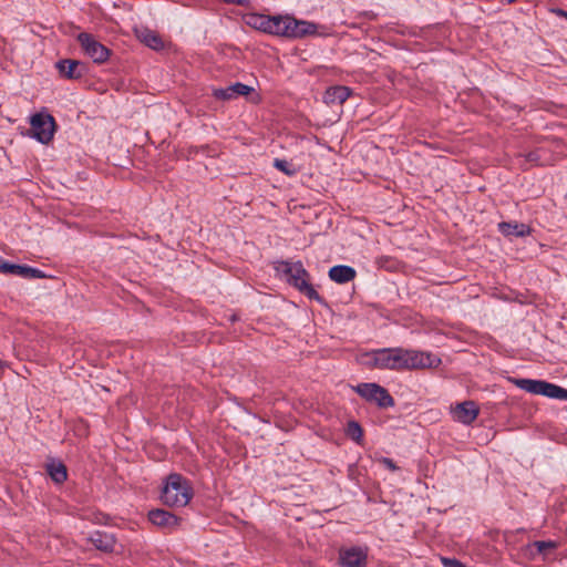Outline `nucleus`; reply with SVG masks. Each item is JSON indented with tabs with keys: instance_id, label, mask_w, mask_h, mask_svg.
I'll return each instance as SVG.
<instances>
[{
	"instance_id": "a878e982",
	"label": "nucleus",
	"mask_w": 567,
	"mask_h": 567,
	"mask_svg": "<svg viewBox=\"0 0 567 567\" xmlns=\"http://www.w3.org/2000/svg\"><path fill=\"white\" fill-rule=\"evenodd\" d=\"M347 434L355 442H360L363 435L360 424L355 421H350L347 427Z\"/></svg>"
},
{
	"instance_id": "7ed1b4c3",
	"label": "nucleus",
	"mask_w": 567,
	"mask_h": 567,
	"mask_svg": "<svg viewBox=\"0 0 567 567\" xmlns=\"http://www.w3.org/2000/svg\"><path fill=\"white\" fill-rule=\"evenodd\" d=\"M440 364L441 359L432 352L395 348V370L436 368Z\"/></svg>"
},
{
	"instance_id": "cd10ccee",
	"label": "nucleus",
	"mask_w": 567,
	"mask_h": 567,
	"mask_svg": "<svg viewBox=\"0 0 567 567\" xmlns=\"http://www.w3.org/2000/svg\"><path fill=\"white\" fill-rule=\"evenodd\" d=\"M442 564L444 567H464L463 564L455 559V558H446V557H443L442 558Z\"/></svg>"
},
{
	"instance_id": "ddd939ff",
	"label": "nucleus",
	"mask_w": 567,
	"mask_h": 567,
	"mask_svg": "<svg viewBox=\"0 0 567 567\" xmlns=\"http://www.w3.org/2000/svg\"><path fill=\"white\" fill-rule=\"evenodd\" d=\"M247 23L257 30L274 35H277L278 27L280 25L278 16L270 17L265 14H250L247 19Z\"/></svg>"
},
{
	"instance_id": "39448f33",
	"label": "nucleus",
	"mask_w": 567,
	"mask_h": 567,
	"mask_svg": "<svg viewBox=\"0 0 567 567\" xmlns=\"http://www.w3.org/2000/svg\"><path fill=\"white\" fill-rule=\"evenodd\" d=\"M30 136L42 144L52 141L55 132V122L51 114L45 112L35 113L30 117Z\"/></svg>"
},
{
	"instance_id": "a211bd4d",
	"label": "nucleus",
	"mask_w": 567,
	"mask_h": 567,
	"mask_svg": "<svg viewBox=\"0 0 567 567\" xmlns=\"http://www.w3.org/2000/svg\"><path fill=\"white\" fill-rule=\"evenodd\" d=\"M150 522L158 527H174L177 525V517L165 509H153L148 513Z\"/></svg>"
},
{
	"instance_id": "0eeeda50",
	"label": "nucleus",
	"mask_w": 567,
	"mask_h": 567,
	"mask_svg": "<svg viewBox=\"0 0 567 567\" xmlns=\"http://www.w3.org/2000/svg\"><path fill=\"white\" fill-rule=\"evenodd\" d=\"M359 361L368 368L395 370V348H382L362 353Z\"/></svg>"
},
{
	"instance_id": "423d86ee",
	"label": "nucleus",
	"mask_w": 567,
	"mask_h": 567,
	"mask_svg": "<svg viewBox=\"0 0 567 567\" xmlns=\"http://www.w3.org/2000/svg\"><path fill=\"white\" fill-rule=\"evenodd\" d=\"M353 391L368 402L375 403L379 408L385 409L394 405L393 398L388 390L378 383H359L352 386Z\"/></svg>"
},
{
	"instance_id": "6e6552de",
	"label": "nucleus",
	"mask_w": 567,
	"mask_h": 567,
	"mask_svg": "<svg viewBox=\"0 0 567 567\" xmlns=\"http://www.w3.org/2000/svg\"><path fill=\"white\" fill-rule=\"evenodd\" d=\"M84 54L94 63H104L110 58V50L103 45L94 35L87 32H81L76 37Z\"/></svg>"
},
{
	"instance_id": "f8f14e48",
	"label": "nucleus",
	"mask_w": 567,
	"mask_h": 567,
	"mask_svg": "<svg viewBox=\"0 0 567 567\" xmlns=\"http://www.w3.org/2000/svg\"><path fill=\"white\" fill-rule=\"evenodd\" d=\"M0 272L13 274L23 278H44L45 275L38 268H33L27 265L10 264L3 259H0Z\"/></svg>"
},
{
	"instance_id": "6ab92c4d",
	"label": "nucleus",
	"mask_w": 567,
	"mask_h": 567,
	"mask_svg": "<svg viewBox=\"0 0 567 567\" xmlns=\"http://www.w3.org/2000/svg\"><path fill=\"white\" fill-rule=\"evenodd\" d=\"M355 275V269L347 265H337L329 270V278L337 284H347L353 280Z\"/></svg>"
},
{
	"instance_id": "412c9836",
	"label": "nucleus",
	"mask_w": 567,
	"mask_h": 567,
	"mask_svg": "<svg viewBox=\"0 0 567 567\" xmlns=\"http://www.w3.org/2000/svg\"><path fill=\"white\" fill-rule=\"evenodd\" d=\"M137 38L148 48L159 51L164 49V41L162 38L153 30L143 28L137 31Z\"/></svg>"
},
{
	"instance_id": "c85d7f7f",
	"label": "nucleus",
	"mask_w": 567,
	"mask_h": 567,
	"mask_svg": "<svg viewBox=\"0 0 567 567\" xmlns=\"http://www.w3.org/2000/svg\"><path fill=\"white\" fill-rule=\"evenodd\" d=\"M527 161L528 162H532V163H538L539 162V155H538V152H530L527 154L526 156Z\"/></svg>"
},
{
	"instance_id": "20e7f679",
	"label": "nucleus",
	"mask_w": 567,
	"mask_h": 567,
	"mask_svg": "<svg viewBox=\"0 0 567 567\" xmlns=\"http://www.w3.org/2000/svg\"><path fill=\"white\" fill-rule=\"evenodd\" d=\"M278 21L280 22L277 31L278 37L300 39L318 33V25L311 21L299 20L289 14L278 16Z\"/></svg>"
},
{
	"instance_id": "9d476101",
	"label": "nucleus",
	"mask_w": 567,
	"mask_h": 567,
	"mask_svg": "<svg viewBox=\"0 0 567 567\" xmlns=\"http://www.w3.org/2000/svg\"><path fill=\"white\" fill-rule=\"evenodd\" d=\"M478 412L480 410L474 401H464L452 408L453 419L465 425L472 424L476 420Z\"/></svg>"
},
{
	"instance_id": "4be33fe9",
	"label": "nucleus",
	"mask_w": 567,
	"mask_h": 567,
	"mask_svg": "<svg viewBox=\"0 0 567 567\" xmlns=\"http://www.w3.org/2000/svg\"><path fill=\"white\" fill-rule=\"evenodd\" d=\"M45 467L48 475L54 483L61 484L68 478L66 467L60 461L51 460Z\"/></svg>"
},
{
	"instance_id": "7c9ffc66",
	"label": "nucleus",
	"mask_w": 567,
	"mask_h": 567,
	"mask_svg": "<svg viewBox=\"0 0 567 567\" xmlns=\"http://www.w3.org/2000/svg\"><path fill=\"white\" fill-rule=\"evenodd\" d=\"M507 3H513L515 2L516 0H505Z\"/></svg>"
},
{
	"instance_id": "f3484780",
	"label": "nucleus",
	"mask_w": 567,
	"mask_h": 567,
	"mask_svg": "<svg viewBox=\"0 0 567 567\" xmlns=\"http://www.w3.org/2000/svg\"><path fill=\"white\" fill-rule=\"evenodd\" d=\"M351 95V90L348 86L336 85L330 86L323 94V102L328 105L342 104Z\"/></svg>"
},
{
	"instance_id": "5701e85b",
	"label": "nucleus",
	"mask_w": 567,
	"mask_h": 567,
	"mask_svg": "<svg viewBox=\"0 0 567 567\" xmlns=\"http://www.w3.org/2000/svg\"><path fill=\"white\" fill-rule=\"evenodd\" d=\"M540 395L550 399L567 400V390L554 383L543 381Z\"/></svg>"
},
{
	"instance_id": "f03ea898",
	"label": "nucleus",
	"mask_w": 567,
	"mask_h": 567,
	"mask_svg": "<svg viewBox=\"0 0 567 567\" xmlns=\"http://www.w3.org/2000/svg\"><path fill=\"white\" fill-rule=\"evenodd\" d=\"M277 272L291 286L309 299L320 300L319 293L308 282L309 275L301 261H280L276 266Z\"/></svg>"
},
{
	"instance_id": "393cba45",
	"label": "nucleus",
	"mask_w": 567,
	"mask_h": 567,
	"mask_svg": "<svg viewBox=\"0 0 567 567\" xmlns=\"http://www.w3.org/2000/svg\"><path fill=\"white\" fill-rule=\"evenodd\" d=\"M274 167L289 177L295 176L299 172V168L291 161L285 158H275Z\"/></svg>"
},
{
	"instance_id": "bb28decb",
	"label": "nucleus",
	"mask_w": 567,
	"mask_h": 567,
	"mask_svg": "<svg viewBox=\"0 0 567 567\" xmlns=\"http://www.w3.org/2000/svg\"><path fill=\"white\" fill-rule=\"evenodd\" d=\"M380 463L391 472H395L399 470L395 463L389 457H381Z\"/></svg>"
},
{
	"instance_id": "f257e3e1",
	"label": "nucleus",
	"mask_w": 567,
	"mask_h": 567,
	"mask_svg": "<svg viewBox=\"0 0 567 567\" xmlns=\"http://www.w3.org/2000/svg\"><path fill=\"white\" fill-rule=\"evenodd\" d=\"M193 497V488L189 481L177 473L169 474L163 484L161 492L162 502L171 507H184Z\"/></svg>"
},
{
	"instance_id": "1a4fd4ad",
	"label": "nucleus",
	"mask_w": 567,
	"mask_h": 567,
	"mask_svg": "<svg viewBox=\"0 0 567 567\" xmlns=\"http://www.w3.org/2000/svg\"><path fill=\"white\" fill-rule=\"evenodd\" d=\"M339 563L341 567H367L368 547L349 546L340 548Z\"/></svg>"
},
{
	"instance_id": "2eb2a0df",
	"label": "nucleus",
	"mask_w": 567,
	"mask_h": 567,
	"mask_svg": "<svg viewBox=\"0 0 567 567\" xmlns=\"http://www.w3.org/2000/svg\"><path fill=\"white\" fill-rule=\"evenodd\" d=\"M89 542L103 553H111L115 548L116 539L113 534L95 530L90 534Z\"/></svg>"
},
{
	"instance_id": "aec40b11",
	"label": "nucleus",
	"mask_w": 567,
	"mask_h": 567,
	"mask_svg": "<svg viewBox=\"0 0 567 567\" xmlns=\"http://www.w3.org/2000/svg\"><path fill=\"white\" fill-rule=\"evenodd\" d=\"M498 231L505 237H525L530 234V228L523 223H506L498 224Z\"/></svg>"
},
{
	"instance_id": "b1692460",
	"label": "nucleus",
	"mask_w": 567,
	"mask_h": 567,
	"mask_svg": "<svg viewBox=\"0 0 567 567\" xmlns=\"http://www.w3.org/2000/svg\"><path fill=\"white\" fill-rule=\"evenodd\" d=\"M513 382L520 390H524V391H526L528 393H532V394H539L540 395V389H542L543 380L514 379Z\"/></svg>"
},
{
	"instance_id": "4468645a",
	"label": "nucleus",
	"mask_w": 567,
	"mask_h": 567,
	"mask_svg": "<svg viewBox=\"0 0 567 567\" xmlns=\"http://www.w3.org/2000/svg\"><path fill=\"white\" fill-rule=\"evenodd\" d=\"M254 91L252 86L236 82L227 87L215 89L213 92L214 97L221 101H228L236 99L240 95H248Z\"/></svg>"
},
{
	"instance_id": "dca6fc26",
	"label": "nucleus",
	"mask_w": 567,
	"mask_h": 567,
	"mask_svg": "<svg viewBox=\"0 0 567 567\" xmlns=\"http://www.w3.org/2000/svg\"><path fill=\"white\" fill-rule=\"evenodd\" d=\"M56 68L66 79H80L84 73V65L76 60H61L56 63Z\"/></svg>"
},
{
	"instance_id": "9b49d317",
	"label": "nucleus",
	"mask_w": 567,
	"mask_h": 567,
	"mask_svg": "<svg viewBox=\"0 0 567 567\" xmlns=\"http://www.w3.org/2000/svg\"><path fill=\"white\" fill-rule=\"evenodd\" d=\"M559 547L556 540H535L526 546V553L536 558L540 556L544 561L553 558L554 551Z\"/></svg>"
},
{
	"instance_id": "c756f323",
	"label": "nucleus",
	"mask_w": 567,
	"mask_h": 567,
	"mask_svg": "<svg viewBox=\"0 0 567 567\" xmlns=\"http://www.w3.org/2000/svg\"><path fill=\"white\" fill-rule=\"evenodd\" d=\"M559 13L567 18V12L566 11H559Z\"/></svg>"
}]
</instances>
